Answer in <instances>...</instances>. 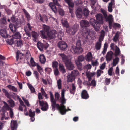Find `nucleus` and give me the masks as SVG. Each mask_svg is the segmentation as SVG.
<instances>
[{
    "label": "nucleus",
    "instance_id": "nucleus-1",
    "mask_svg": "<svg viewBox=\"0 0 130 130\" xmlns=\"http://www.w3.org/2000/svg\"><path fill=\"white\" fill-rule=\"evenodd\" d=\"M58 55L61 58L62 60L68 70H72L74 69V66L71 60L64 53L59 54Z\"/></svg>",
    "mask_w": 130,
    "mask_h": 130
},
{
    "label": "nucleus",
    "instance_id": "nucleus-2",
    "mask_svg": "<svg viewBox=\"0 0 130 130\" xmlns=\"http://www.w3.org/2000/svg\"><path fill=\"white\" fill-rule=\"evenodd\" d=\"M51 31L50 29V27L43 25V27L42 30L40 31V36L43 39H46L47 38V34Z\"/></svg>",
    "mask_w": 130,
    "mask_h": 130
},
{
    "label": "nucleus",
    "instance_id": "nucleus-3",
    "mask_svg": "<svg viewBox=\"0 0 130 130\" xmlns=\"http://www.w3.org/2000/svg\"><path fill=\"white\" fill-rule=\"evenodd\" d=\"M16 61H19L22 63H24L25 62V58L24 54L21 52L19 50H18L16 52Z\"/></svg>",
    "mask_w": 130,
    "mask_h": 130
},
{
    "label": "nucleus",
    "instance_id": "nucleus-4",
    "mask_svg": "<svg viewBox=\"0 0 130 130\" xmlns=\"http://www.w3.org/2000/svg\"><path fill=\"white\" fill-rule=\"evenodd\" d=\"M61 0H52L53 3L50 2L49 6L53 12L56 13L57 12V10L56 5L58 6H60V3Z\"/></svg>",
    "mask_w": 130,
    "mask_h": 130
},
{
    "label": "nucleus",
    "instance_id": "nucleus-5",
    "mask_svg": "<svg viewBox=\"0 0 130 130\" xmlns=\"http://www.w3.org/2000/svg\"><path fill=\"white\" fill-rule=\"evenodd\" d=\"M49 93L50 96V101L51 102V106L52 107V110L54 111L56 109L55 107V105H56L58 106H59V104L56 103V100L54 99L53 95L52 92L50 91Z\"/></svg>",
    "mask_w": 130,
    "mask_h": 130
},
{
    "label": "nucleus",
    "instance_id": "nucleus-6",
    "mask_svg": "<svg viewBox=\"0 0 130 130\" xmlns=\"http://www.w3.org/2000/svg\"><path fill=\"white\" fill-rule=\"evenodd\" d=\"M90 24L94 28L96 31L99 30L100 28V25L98 24L97 21L95 19L91 18L90 19Z\"/></svg>",
    "mask_w": 130,
    "mask_h": 130
},
{
    "label": "nucleus",
    "instance_id": "nucleus-7",
    "mask_svg": "<svg viewBox=\"0 0 130 130\" xmlns=\"http://www.w3.org/2000/svg\"><path fill=\"white\" fill-rule=\"evenodd\" d=\"M39 105L41 107V109L43 111H46L48 109V105L47 103L46 102H44L43 101H38Z\"/></svg>",
    "mask_w": 130,
    "mask_h": 130
},
{
    "label": "nucleus",
    "instance_id": "nucleus-8",
    "mask_svg": "<svg viewBox=\"0 0 130 130\" xmlns=\"http://www.w3.org/2000/svg\"><path fill=\"white\" fill-rule=\"evenodd\" d=\"M71 50L73 53L77 54L81 53L83 51V50L81 47H79L75 46H72Z\"/></svg>",
    "mask_w": 130,
    "mask_h": 130
},
{
    "label": "nucleus",
    "instance_id": "nucleus-9",
    "mask_svg": "<svg viewBox=\"0 0 130 130\" xmlns=\"http://www.w3.org/2000/svg\"><path fill=\"white\" fill-rule=\"evenodd\" d=\"M77 30V27L75 26H74L69 27L68 29L66 30V31L68 33L73 35L76 32Z\"/></svg>",
    "mask_w": 130,
    "mask_h": 130
},
{
    "label": "nucleus",
    "instance_id": "nucleus-10",
    "mask_svg": "<svg viewBox=\"0 0 130 130\" xmlns=\"http://www.w3.org/2000/svg\"><path fill=\"white\" fill-rule=\"evenodd\" d=\"M58 46L60 49L63 51L66 50L68 47L67 43L63 41H59Z\"/></svg>",
    "mask_w": 130,
    "mask_h": 130
},
{
    "label": "nucleus",
    "instance_id": "nucleus-11",
    "mask_svg": "<svg viewBox=\"0 0 130 130\" xmlns=\"http://www.w3.org/2000/svg\"><path fill=\"white\" fill-rule=\"evenodd\" d=\"M97 21L98 24H102L103 23V17L102 15L101 14H98L96 15Z\"/></svg>",
    "mask_w": 130,
    "mask_h": 130
},
{
    "label": "nucleus",
    "instance_id": "nucleus-12",
    "mask_svg": "<svg viewBox=\"0 0 130 130\" xmlns=\"http://www.w3.org/2000/svg\"><path fill=\"white\" fill-rule=\"evenodd\" d=\"M57 34L55 30H52L47 34L48 38L50 39L54 38L56 37L55 35Z\"/></svg>",
    "mask_w": 130,
    "mask_h": 130
},
{
    "label": "nucleus",
    "instance_id": "nucleus-13",
    "mask_svg": "<svg viewBox=\"0 0 130 130\" xmlns=\"http://www.w3.org/2000/svg\"><path fill=\"white\" fill-rule=\"evenodd\" d=\"M113 52L111 51L108 52L106 56V59L107 62L111 60L113 58Z\"/></svg>",
    "mask_w": 130,
    "mask_h": 130
},
{
    "label": "nucleus",
    "instance_id": "nucleus-14",
    "mask_svg": "<svg viewBox=\"0 0 130 130\" xmlns=\"http://www.w3.org/2000/svg\"><path fill=\"white\" fill-rule=\"evenodd\" d=\"M81 26L82 27H88L90 26L89 22L83 20L80 22Z\"/></svg>",
    "mask_w": 130,
    "mask_h": 130
},
{
    "label": "nucleus",
    "instance_id": "nucleus-15",
    "mask_svg": "<svg viewBox=\"0 0 130 130\" xmlns=\"http://www.w3.org/2000/svg\"><path fill=\"white\" fill-rule=\"evenodd\" d=\"M75 13L77 18H81L83 14L82 9L80 8H78L76 10Z\"/></svg>",
    "mask_w": 130,
    "mask_h": 130
},
{
    "label": "nucleus",
    "instance_id": "nucleus-16",
    "mask_svg": "<svg viewBox=\"0 0 130 130\" xmlns=\"http://www.w3.org/2000/svg\"><path fill=\"white\" fill-rule=\"evenodd\" d=\"M11 130H16L17 127L16 121L12 120L11 123Z\"/></svg>",
    "mask_w": 130,
    "mask_h": 130
},
{
    "label": "nucleus",
    "instance_id": "nucleus-17",
    "mask_svg": "<svg viewBox=\"0 0 130 130\" xmlns=\"http://www.w3.org/2000/svg\"><path fill=\"white\" fill-rule=\"evenodd\" d=\"M81 96L82 98L87 99L89 97L87 91L85 90H83L81 93Z\"/></svg>",
    "mask_w": 130,
    "mask_h": 130
},
{
    "label": "nucleus",
    "instance_id": "nucleus-18",
    "mask_svg": "<svg viewBox=\"0 0 130 130\" xmlns=\"http://www.w3.org/2000/svg\"><path fill=\"white\" fill-rule=\"evenodd\" d=\"M0 34L3 37L6 38L9 37L5 29H1L0 30Z\"/></svg>",
    "mask_w": 130,
    "mask_h": 130
},
{
    "label": "nucleus",
    "instance_id": "nucleus-19",
    "mask_svg": "<svg viewBox=\"0 0 130 130\" xmlns=\"http://www.w3.org/2000/svg\"><path fill=\"white\" fill-rule=\"evenodd\" d=\"M62 107H63L62 108L59 110L60 113L62 115L65 114L67 111H71V110L69 109H66L65 106H62Z\"/></svg>",
    "mask_w": 130,
    "mask_h": 130
},
{
    "label": "nucleus",
    "instance_id": "nucleus-20",
    "mask_svg": "<svg viewBox=\"0 0 130 130\" xmlns=\"http://www.w3.org/2000/svg\"><path fill=\"white\" fill-rule=\"evenodd\" d=\"M111 2L109 3L108 6V10L110 12H111L112 11V6L115 4L114 0H110Z\"/></svg>",
    "mask_w": 130,
    "mask_h": 130
},
{
    "label": "nucleus",
    "instance_id": "nucleus-21",
    "mask_svg": "<svg viewBox=\"0 0 130 130\" xmlns=\"http://www.w3.org/2000/svg\"><path fill=\"white\" fill-rule=\"evenodd\" d=\"M61 103L60 104V105H59V106H58L56 105L55 106V108L56 107L57 109L58 110L63 108V107H62V106H64V105L66 103L65 99H61Z\"/></svg>",
    "mask_w": 130,
    "mask_h": 130
},
{
    "label": "nucleus",
    "instance_id": "nucleus-22",
    "mask_svg": "<svg viewBox=\"0 0 130 130\" xmlns=\"http://www.w3.org/2000/svg\"><path fill=\"white\" fill-rule=\"evenodd\" d=\"M39 60L41 63L44 64L46 61L44 55L43 54L41 55L39 58Z\"/></svg>",
    "mask_w": 130,
    "mask_h": 130
},
{
    "label": "nucleus",
    "instance_id": "nucleus-23",
    "mask_svg": "<svg viewBox=\"0 0 130 130\" xmlns=\"http://www.w3.org/2000/svg\"><path fill=\"white\" fill-rule=\"evenodd\" d=\"M22 10L24 12L25 17L27 18V20L29 21L30 20V16L29 14L25 9L23 8L22 9Z\"/></svg>",
    "mask_w": 130,
    "mask_h": 130
},
{
    "label": "nucleus",
    "instance_id": "nucleus-24",
    "mask_svg": "<svg viewBox=\"0 0 130 130\" xmlns=\"http://www.w3.org/2000/svg\"><path fill=\"white\" fill-rule=\"evenodd\" d=\"M92 59V54L91 52H89L86 56V60L87 61H91Z\"/></svg>",
    "mask_w": 130,
    "mask_h": 130
},
{
    "label": "nucleus",
    "instance_id": "nucleus-25",
    "mask_svg": "<svg viewBox=\"0 0 130 130\" xmlns=\"http://www.w3.org/2000/svg\"><path fill=\"white\" fill-rule=\"evenodd\" d=\"M12 35L14 39H20L21 38V35L18 32H13Z\"/></svg>",
    "mask_w": 130,
    "mask_h": 130
},
{
    "label": "nucleus",
    "instance_id": "nucleus-26",
    "mask_svg": "<svg viewBox=\"0 0 130 130\" xmlns=\"http://www.w3.org/2000/svg\"><path fill=\"white\" fill-rule=\"evenodd\" d=\"M75 62L78 69L80 71L82 70V64L78 60H75Z\"/></svg>",
    "mask_w": 130,
    "mask_h": 130
},
{
    "label": "nucleus",
    "instance_id": "nucleus-27",
    "mask_svg": "<svg viewBox=\"0 0 130 130\" xmlns=\"http://www.w3.org/2000/svg\"><path fill=\"white\" fill-rule=\"evenodd\" d=\"M67 79V82H72L74 80L75 78L71 74H70V75H68Z\"/></svg>",
    "mask_w": 130,
    "mask_h": 130
},
{
    "label": "nucleus",
    "instance_id": "nucleus-28",
    "mask_svg": "<svg viewBox=\"0 0 130 130\" xmlns=\"http://www.w3.org/2000/svg\"><path fill=\"white\" fill-rule=\"evenodd\" d=\"M72 88L69 89L70 93L72 94H74L76 91V87L74 84H72Z\"/></svg>",
    "mask_w": 130,
    "mask_h": 130
},
{
    "label": "nucleus",
    "instance_id": "nucleus-29",
    "mask_svg": "<svg viewBox=\"0 0 130 130\" xmlns=\"http://www.w3.org/2000/svg\"><path fill=\"white\" fill-rule=\"evenodd\" d=\"M59 69L60 71L63 73H65L66 72L64 66L62 64H60L59 65Z\"/></svg>",
    "mask_w": 130,
    "mask_h": 130
},
{
    "label": "nucleus",
    "instance_id": "nucleus-30",
    "mask_svg": "<svg viewBox=\"0 0 130 130\" xmlns=\"http://www.w3.org/2000/svg\"><path fill=\"white\" fill-rule=\"evenodd\" d=\"M40 20L42 22H44V21L46 22L48 21V19L46 15H44L42 17L40 15Z\"/></svg>",
    "mask_w": 130,
    "mask_h": 130
},
{
    "label": "nucleus",
    "instance_id": "nucleus-31",
    "mask_svg": "<svg viewBox=\"0 0 130 130\" xmlns=\"http://www.w3.org/2000/svg\"><path fill=\"white\" fill-rule=\"evenodd\" d=\"M106 21H113V19L112 15L111 14H110L109 16H107V17L105 18Z\"/></svg>",
    "mask_w": 130,
    "mask_h": 130
},
{
    "label": "nucleus",
    "instance_id": "nucleus-32",
    "mask_svg": "<svg viewBox=\"0 0 130 130\" xmlns=\"http://www.w3.org/2000/svg\"><path fill=\"white\" fill-rule=\"evenodd\" d=\"M9 27L11 30L12 32H15L16 31L17 29L13 23H10L9 25Z\"/></svg>",
    "mask_w": 130,
    "mask_h": 130
},
{
    "label": "nucleus",
    "instance_id": "nucleus-33",
    "mask_svg": "<svg viewBox=\"0 0 130 130\" xmlns=\"http://www.w3.org/2000/svg\"><path fill=\"white\" fill-rule=\"evenodd\" d=\"M116 48L115 53V55L116 57L120 55V51L119 48L116 46Z\"/></svg>",
    "mask_w": 130,
    "mask_h": 130
},
{
    "label": "nucleus",
    "instance_id": "nucleus-34",
    "mask_svg": "<svg viewBox=\"0 0 130 130\" xmlns=\"http://www.w3.org/2000/svg\"><path fill=\"white\" fill-rule=\"evenodd\" d=\"M13 23L14 26H15L17 29L21 26V22L18 20H17L16 21H15Z\"/></svg>",
    "mask_w": 130,
    "mask_h": 130
},
{
    "label": "nucleus",
    "instance_id": "nucleus-35",
    "mask_svg": "<svg viewBox=\"0 0 130 130\" xmlns=\"http://www.w3.org/2000/svg\"><path fill=\"white\" fill-rule=\"evenodd\" d=\"M87 85L88 86H92L93 87H95L96 86V82L95 79H93L90 83V82H87Z\"/></svg>",
    "mask_w": 130,
    "mask_h": 130
},
{
    "label": "nucleus",
    "instance_id": "nucleus-36",
    "mask_svg": "<svg viewBox=\"0 0 130 130\" xmlns=\"http://www.w3.org/2000/svg\"><path fill=\"white\" fill-rule=\"evenodd\" d=\"M71 74L75 78L78 75L79 72L78 70H74L71 72Z\"/></svg>",
    "mask_w": 130,
    "mask_h": 130
},
{
    "label": "nucleus",
    "instance_id": "nucleus-37",
    "mask_svg": "<svg viewBox=\"0 0 130 130\" xmlns=\"http://www.w3.org/2000/svg\"><path fill=\"white\" fill-rule=\"evenodd\" d=\"M119 58L118 57H116L113 60V61L112 63L113 66H115L119 62Z\"/></svg>",
    "mask_w": 130,
    "mask_h": 130
},
{
    "label": "nucleus",
    "instance_id": "nucleus-38",
    "mask_svg": "<svg viewBox=\"0 0 130 130\" xmlns=\"http://www.w3.org/2000/svg\"><path fill=\"white\" fill-rule=\"evenodd\" d=\"M7 87L9 89H11L12 90L15 92L17 91V89L14 86H12L11 85H9L7 86Z\"/></svg>",
    "mask_w": 130,
    "mask_h": 130
},
{
    "label": "nucleus",
    "instance_id": "nucleus-39",
    "mask_svg": "<svg viewBox=\"0 0 130 130\" xmlns=\"http://www.w3.org/2000/svg\"><path fill=\"white\" fill-rule=\"evenodd\" d=\"M37 46L38 48L41 51L43 50V44L40 42H38L37 44Z\"/></svg>",
    "mask_w": 130,
    "mask_h": 130
},
{
    "label": "nucleus",
    "instance_id": "nucleus-40",
    "mask_svg": "<svg viewBox=\"0 0 130 130\" xmlns=\"http://www.w3.org/2000/svg\"><path fill=\"white\" fill-rule=\"evenodd\" d=\"M62 23L63 27L67 28L69 27V24L67 21L66 20H63L62 22Z\"/></svg>",
    "mask_w": 130,
    "mask_h": 130
},
{
    "label": "nucleus",
    "instance_id": "nucleus-41",
    "mask_svg": "<svg viewBox=\"0 0 130 130\" xmlns=\"http://www.w3.org/2000/svg\"><path fill=\"white\" fill-rule=\"evenodd\" d=\"M119 36V34L118 32H117L115 34L113 38V40L115 42H116L118 40Z\"/></svg>",
    "mask_w": 130,
    "mask_h": 130
},
{
    "label": "nucleus",
    "instance_id": "nucleus-42",
    "mask_svg": "<svg viewBox=\"0 0 130 130\" xmlns=\"http://www.w3.org/2000/svg\"><path fill=\"white\" fill-rule=\"evenodd\" d=\"M0 22L2 24L6 25L7 24L6 19V17H3V18L0 19Z\"/></svg>",
    "mask_w": 130,
    "mask_h": 130
},
{
    "label": "nucleus",
    "instance_id": "nucleus-43",
    "mask_svg": "<svg viewBox=\"0 0 130 130\" xmlns=\"http://www.w3.org/2000/svg\"><path fill=\"white\" fill-rule=\"evenodd\" d=\"M7 102H9L10 105V107H14L15 105V103L14 101L12 99L8 100Z\"/></svg>",
    "mask_w": 130,
    "mask_h": 130
},
{
    "label": "nucleus",
    "instance_id": "nucleus-44",
    "mask_svg": "<svg viewBox=\"0 0 130 130\" xmlns=\"http://www.w3.org/2000/svg\"><path fill=\"white\" fill-rule=\"evenodd\" d=\"M3 92L4 93L5 96L8 98H10V94L7 91L4 89H2Z\"/></svg>",
    "mask_w": 130,
    "mask_h": 130
},
{
    "label": "nucleus",
    "instance_id": "nucleus-45",
    "mask_svg": "<svg viewBox=\"0 0 130 130\" xmlns=\"http://www.w3.org/2000/svg\"><path fill=\"white\" fill-rule=\"evenodd\" d=\"M38 71L40 74L43 72V69L39 65L37 64L36 65Z\"/></svg>",
    "mask_w": 130,
    "mask_h": 130
},
{
    "label": "nucleus",
    "instance_id": "nucleus-46",
    "mask_svg": "<svg viewBox=\"0 0 130 130\" xmlns=\"http://www.w3.org/2000/svg\"><path fill=\"white\" fill-rule=\"evenodd\" d=\"M32 36L33 38L34 41H36L37 39V37L38 36L37 33L34 31H33L32 32Z\"/></svg>",
    "mask_w": 130,
    "mask_h": 130
},
{
    "label": "nucleus",
    "instance_id": "nucleus-47",
    "mask_svg": "<svg viewBox=\"0 0 130 130\" xmlns=\"http://www.w3.org/2000/svg\"><path fill=\"white\" fill-rule=\"evenodd\" d=\"M6 42L9 45H12L14 43L13 39L12 38L10 39H7L6 40Z\"/></svg>",
    "mask_w": 130,
    "mask_h": 130
},
{
    "label": "nucleus",
    "instance_id": "nucleus-48",
    "mask_svg": "<svg viewBox=\"0 0 130 130\" xmlns=\"http://www.w3.org/2000/svg\"><path fill=\"white\" fill-rule=\"evenodd\" d=\"M4 104V107L7 110H9L10 109H11V108L10 107L9 105L5 101L3 102Z\"/></svg>",
    "mask_w": 130,
    "mask_h": 130
},
{
    "label": "nucleus",
    "instance_id": "nucleus-49",
    "mask_svg": "<svg viewBox=\"0 0 130 130\" xmlns=\"http://www.w3.org/2000/svg\"><path fill=\"white\" fill-rule=\"evenodd\" d=\"M33 74L36 79L38 80H39V73L38 71H35L33 72Z\"/></svg>",
    "mask_w": 130,
    "mask_h": 130
},
{
    "label": "nucleus",
    "instance_id": "nucleus-50",
    "mask_svg": "<svg viewBox=\"0 0 130 130\" xmlns=\"http://www.w3.org/2000/svg\"><path fill=\"white\" fill-rule=\"evenodd\" d=\"M59 14L61 16H63L64 15V12L62 9L61 8H59L58 10Z\"/></svg>",
    "mask_w": 130,
    "mask_h": 130
},
{
    "label": "nucleus",
    "instance_id": "nucleus-51",
    "mask_svg": "<svg viewBox=\"0 0 130 130\" xmlns=\"http://www.w3.org/2000/svg\"><path fill=\"white\" fill-rule=\"evenodd\" d=\"M83 14L85 16H87L89 15V12L88 10L86 8H84L83 10Z\"/></svg>",
    "mask_w": 130,
    "mask_h": 130
},
{
    "label": "nucleus",
    "instance_id": "nucleus-52",
    "mask_svg": "<svg viewBox=\"0 0 130 130\" xmlns=\"http://www.w3.org/2000/svg\"><path fill=\"white\" fill-rule=\"evenodd\" d=\"M58 62L56 61H54L52 62V66L53 68H58Z\"/></svg>",
    "mask_w": 130,
    "mask_h": 130
},
{
    "label": "nucleus",
    "instance_id": "nucleus-53",
    "mask_svg": "<svg viewBox=\"0 0 130 130\" xmlns=\"http://www.w3.org/2000/svg\"><path fill=\"white\" fill-rule=\"evenodd\" d=\"M57 84L58 88L59 89H60L61 88V80L60 79H59L57 81Z\"/></svg>",
    "mask_w": 130,
    "mask_h": 130
},
{
    "label": "nucleus",
    "instance_id": "nucleus-54",
    "mask_svg": "<svg viewBox=\"0 0 130 130\" xmlns=\"http://www.w3.org/2000/svg\"><path fill=\"white\" fill-rule=\"evenodd\" d=\"M77 59H78L76 60H78L80 62L84 61V57L83 56L80 55L78 56Z\"/></svg>",
    "mask_w": 130,
    "mask_h": 130
},
{
    "label": "nucleus",
    "instance_id": "nucleus-55",
    "mask_svg": "<svg viewBox=\"0 0 130 130\" xmlns=\"http://www.w3.org/2000/svg\"><path fill=\"white\" fill-rule=\"evenodd\" d=\"M29 115L30 117H34L35 116V112L32 111L31 109L29 110Z\"/></svg>",
    "mask_w": 130,
    "mask_h": 130
},
{
    "label": "nucleus",
    "instance_id": "nucleus-56",
    "mask_svg": "<svg viewBox=\"0 0 130 130\" xmlns=\"http://www.w3.org/2000/svg\"><path fill=\"white\" fill-rule=\"evenodd\" d=\"M101 43L96 42L95 45V48L97 50H100L101 47Z\"/></svg>",
    "mask_w": 130,
    "mask_h": 130
},
{
    "label": "nucleus",
    "instance_id": "nucleus-57",
    "mask_svg": "<svg viewBox=\"0 0 130 130\" xmlns=\"http://www.w3.org/2000/svg\"><path fill=\"white\" fill-rule=\"evenodd\" d=\"M17 46L18 47H21L23 45L22 41L21 40H19L17 42Z\"/></svg>",
    "mask_w": 130,
    "mask_h": 130
},
{
    "label": "nucleus",
    "instance_id": "nucleus-58",
    "mask_svg": "<svg viewBox=\"0 0 130 130\" xmlns=\"http://www.w3.org/2000/svg\"><path fill=\"white\" fill-rule=\"evenodd\" d=\"M28 86L31 91V92L34 93L35 92V89L31 84H28Z\"/></svg>",
    "mask_w": 130,
    "mask_h": 130
},
{
    "label": "nucleus",
    "instance_id": "nucleus-59",
    "mask_svg": "<svg viewBox=\"0 0 130 130\" xmlns=\"http://www.w3.org/2000/svg\"><path fill=\"white\" fill-rule=\"evenodd\" d=\"M110 82V78H106L105 80V85H108Z\"/></svg>",
    "mask_w": 130,
    "mask_h": 130
},
{
    "label": "nucleus",
    "instance_id": "nucleus-60",
    "mask_svg": "<svg viewBox=\"0 0 130 130\" xmlns=\"http://www.w3.org/2000/svg\"><path fill=\"white\" fill-rule=\"evenodd\" d=\"M113 70V68L111 67L109 68L108 71V75L110 76H112V72Z\"/></svg>",
    "mask_w": 130,
    "mask_h": 130
},
{
    "label": "nucleus",
    "instance_id": "nucleus-61",
    "mask_svg": "<svg viewBox=\"0 0 130 130\" xmlns=\"http://www.w3.org/2000/svg\"><path fill=\"white\" fill-rule=\"evenodd\" d=\"M83 3V2L81 0H77L74 2V3L75 5L76 6H78L81 4Z\"/></svg>",
    "mask_w": 130,
    "mask_h": 130
},
{
    "label": "nucleus",
    "instance_id": "nucleus-62",
    "mask_svg": "<svg viewBox=\"0 0 130 130\" xmlns=\"http://www.w3.org/2000/svg\"><path fill=\"white\" fill-rule=\"evenodd\" d=\"M69 6V7L73 8L74 6V3L72 1L70 2L69 3H67Z\"/></svg>",
    "mask_w": 130,
    "mask_h": 130
},
{
    "label": "nucleus",
    "instance_id": "nucleus-63",
    "mask_svg": "<svg viewBox=\"0 0 130 130\" xmlns=\"http://www.w3.org/2000/svg\"><path fill=\"white\" fill-rule=\"evenodd\" d=\"M60 95L58 92L55 93V99L56 100H58L59 99V98L60 97Z\"/></svg>",
    "mask_w": 130,
    "mask_h": 130
},
{
    "label": "nucleus",
    "instance_id": "nucleus-64",
    "mask_svg": "<svg viewBox=\"0 0 130 130\" xmlns=\"http://www.w3.org/2000/svg\"><path fill=\"white\" fill-rule=\"evenodd\" d=\"M30 62L31 65L33 67H34L36 66V64L34 61L33 58L32 57L31 58Z\"/></svg>",
    "mask_w": 130,
    "mask_h": 130
}]
</instances>
